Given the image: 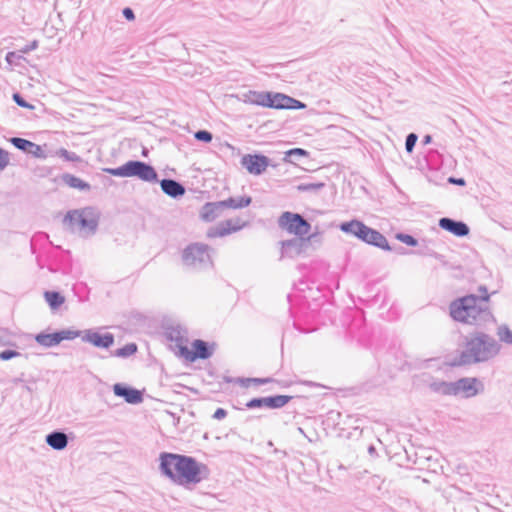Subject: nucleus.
Returning a JSON list of instances; mask_svg holds the SVG:
<instances>
[{"label": "nucleus", "instance_id": "1", "mask_svg": "<svg viewBox=\"0 0 512 512\" xmlns=\"http://www.w3.org/2000/svg\"><path fill=\"white\" fill-rule=\"evenodd\" d=\"M502 345L492 335L484 331H474L463 339V349L454 357L453 367L488 363L498 357Z\"/></svg>", "mask_w": 512, "mask_h": 512}, {"label": "nucleus", "instance_id": "2", "mask_svg": "<svg viewBox=\"0 0 512 512\" xmlns=\"http://www.w3.org/2000/svg\"><path fill=\"white\" fill-rule=\"evenodd\" d=\"M159 461L161 474L177 485L198 484L207 478L206 465L199 463L193 457L162 452Z\"/></svg>", "mask_w": 512, "mask_h": 512}, {"label": "nucleus", "instance_id": "3", "mask_svg": "<svg viewBox=\"0 0 512 512\" xmlns=\"http://www.w3.org/2000/svg\"><path fill=\"white\" fill-rule=\"evenodd\" d=\"M482 295H466L451 302L449 306L451 317L464 324L483 326L494 321L489 307V295L485 286H480Z\"/></svg>", "mask_w": 512, "mask_h": 512}, {"label": "nucleus", "instance_id": "4", "mask_svg": "<svg viewBox=\"0 0 512 512\" xmlns=\"http://www.w3.org/2000/svg\"><path fill=\"white\" fill-rule=\"evenodd\" d=\"M341 231L352 234L363 242L378 247L380 249L390 251L391 247L386 237L379 231L372 229L358 220L343 222L340 225Z\"/></svg>", "mask_w": 512, "mask_h": 512}, {"label": "nucleus", "instance_id": "5", "mask_svg": "<svg viewBox=\"0 0 512 512\" xmlns=\"http://www.w3.org/2000/svg\"><path fill=\"white\" fill-rule=\"evenodd\" d=\"M116 177H137L145 182H155L158 180L156 170L150 165L138 160H130L117 168H108L105 170Z\"/></svg>", "mask_w": 512, "mask_h": 512}, {"label": "nucleus", "instance_id": "6", "mask_svg": "<svg viewBox=\"0 0 512 512\" xmlns=\"http://www.w3.org/2000/svg\"><path fill=\"white\" fill-rule=\"evenodd\" d=\"M278 225L290 234L304 237L311 230L310 223L300 214L286 211L279 217Z\"/></svg>", "mask_w": 512, "mask_h": 512}, {"label": "nucleus", "instance_id": "7", "mask_svg": "<svg viewBox=\"0 0 512 512\" xmlns=\"http://www.w3.org/2000/svg\"><path fill=\"white\" fill-rule=\"evenodd\" d=\"M182 258L188 266L207 265L211 263L209 246L202 243L191 244L184 249Z\"/></svg>", "mask_w": 512, "mask_h": 512}, {"label": "nucleus", "instance_id": "8", "mask_svg": "<svg viewBox=\"0 0 512 512\" xmlns=\"http://www.w3.org/2000/svg\"><path fill=\"white\" fill-rule=\"evenodd\" d=\"M312 243L321 244V236L319 233H313L307 237H297L289 240L282 241V248L284 252L291 257L300 255L305 252L308 246Z\"/></svg>", "mask_w": 512, "mask_h": 512}, {"label": "nucleus", "instance_id": "9", "mask_svg": "<svg viewBox=\"0 0 512 512\" xmlns=\"http://www.w3.org/2000/svg\"><path fill=\"white\" fill-rule=\"evenodd\" d=\"M484 391V384L476 377H463L453 382V395L471 398Z\"/></svg>", "mask_w": 512, "mask_h": 512}, {"label": "nucleus", "instance_id": "10", "mask_svg": "<svg viewBox=\"0 0 512 512\" xmlns=\"http://www.w3.org/2000/svg\"><path fill=\"white\" fill-rule=\"evenodd\" d=\"M292 398V396L288 395H275L269 397L253 398L246 403V407L249 409L262 407L278 409L282 408L287 403H289Z\"/></svg>", "mask_w": 512, "mask_h": 512}, {"label": "nucleus", "instance_id": "11", "mask_svg": "<svg viewBox=\"0 0 512 512\" xmlns=\"http://www.w3.org/2000/svg\"><path fill=\"white\" fill-rule=\"evenodd\" d=\"M246 225V222L241 218H231L220 222L216 227L210 228L207 236L210 238L223 237L233 232H237Z\"/></svg>", "mask_w": 512, "mask_h": 512}, {"label": "nucleus", "instance_id": "12", "mask_svg": "<svg viewBox=\"0 0 512 512\" xmlns=\"http://www.w3.org/2000/svg\"><path fill=\"white\" fill-rule=\"evenodd\" d=\"M241 164L254 175L262 174L269 165V158L260 154H246L241 158Z\"/></svg>", "mask_w": 512, "mask_h": 512}, {"label": "nucleus", "instance_id": "13", "mask_svg": "<svg viewBox=\"0 0 512 512\" xmlns=\"http://www.w3.org/2000/svg\"><path fill=\"white\" fill-rule=\"evenodd\" d=\"M439 227L457 237L467 236L470 232L466 223L448 217H443L439 220Z\"/></svg>", "mask_w": 512, "mask_h": 512}, {"label": "nucleus", "instance_id": "14", "mask_svg": "<svg viewBox=\"0 0 512 512\" xmlns=\"http://www.w3.org/2000/svg\"><path fill=\"white\" fill-rule=\"evenodd\" d=\"M114 394L118 397H122L129 404H139L143 401L141 391L132 387L117 383L113 386Z\"/></svg>", "mask_w": 512, "mask_h": 512}, {"label": "nucleus", "instance_id": "15", "mask_svg": "<svg viewBox=\"0 0 512 512\" xmlns=\"http://www.w3.org/2000/svg\"><path fill=\"white\" fill-rule=\"evenodd\" d=\"M84 342L91 343L95 347L109 348L114 344V336L111 333L99 334L91 330H87L82 337Z\"/></svg>", "mask_w": 512, "mask_h": 512}, {"label": "nucleus", "instance_id": "16", "mask_svg": "<svg viewBox=\"0 0 512 512\" xmlns=\"http://www.w3.org/2000/svg\"><path fill=\"white\" fill-rule=\"evenodd\" d=\"M78 226V230L85 236L95 233L98 227V218L91 208L84 209V215Z\"/></svg>", "mask_w": 512, "mask_h": 512}, {"label": "nucleus", "instance_id": "17", "mask_svg": "<svg viewBox=\"0 0 512 512\" xmlns=\"http://www.w3.org/2000/svg\"><path fill=\"white\" fill-rule=\"evenodd\" d=\"M225 210L224 204L221 201L207 202L200 210V218L206 222H212Z\"/></svg>", "mask_w": 512, "mask_h": 512}, {"label": "nucleus", "instance_id": "18", "mask_svg": "<svg viewBox=\"0 0 512 512\" xmlns=\"http://www.w3.org/2000/svg\"><path fill=\"white\" fill-rule=\"evenodd\" d=\"M160 187L163 193L172 198H178L185 194V187L178 181L173 179H162Z\"/></svg>", "mask_w": 512, "mask_h": 512}, {"label": "nucleus", "instance_id": "19", "mask_svg": "<svg viewBox=\"0 0 512 512\" xmlns=\"http://www.w3.org/2000/svg\"><path fill=\"white\" fill-rule=\"evenodd\" d=\"M45 441L52 449L61 451L68 445V436L62 431L55 430L46 435Z\"/></svg>", "mask_w": 512, "mask_h": 512}, {"label": "nucleus", "instance_id": "20", "mask_svg": "<svg viewBox=\"0 0 512 512\" xmlns=\"http://www.w3.org/2000/svg\"><path fill=\"white\" fill-rule=\"evenodd\" d=\"M269 92L248 91L243 94V102L266 107Z\"/></svg>", "mask_w": 512, "mask_h": 512}, {"label": "nucleus", "instance_id": "21", "mask_svg": "<svg viewBox=\"0 0 512 512\" xmlns=\"http://www.w3.org/2000/svg\"><path fill=\"white\" fill-rule=\"evenodd\" d=\"M286 99H288V96L285 94L269 92L266 107L273 109H286L288 106L285 101Z\"/></svg>", "mask_w": 512, "mask_h": 512}, {"label": "nucleus", "instance_id": "22", "mask_svg": "<svg viewBox=\"0 0 512 512\" xmlns=\"http://www.w3.org/2000/svg\"><path fill=\"white\" fill-rule=\"evenodd\" d=\"M193 353V359H208L212 355V351L210 350L208 343L200 339L193 342Z\"/></svg>", "mask_w": 512, "mask_h": 512}, {"label": "nucleus", "instance_id": "23", "mask_svg": "<svg viewBox=\"0 0 512 512\" xmlns=\"http://www.w3.org/2000/svg\"><path fill=\"white\" fill-rule=\"evenodd\" d=\"M221 202L224 204L225 209H240L249 206L252 202V198L249 196H242L238 198L230 197L226 200H222Z\"/></svg>", "mask_w": 512, "mask_h": 512}, {"label": "nucleus", "instance_id": "24", "mask_svg": "<svg viewBox=\"0 0 512 512\" xmlns=\"http://www.w3.org/2000/svg\"><path fill=\"white\" fill-rule=\"evenodd\" d=\"M35 341L46 348L54 347L60 343L57 332L46 334L39 333L35 336Z\"/></svg>", "mask_w": 512, "mask_h": 512}, {"label": "nucleus", "instance_id": "25", "mask_svg": "<svg viewBox=\"0 0 512 512\" xmlns=\"http://www.w3.org/2000/svg\"><path fill=\"white\" fill-rule=\"evenodd\" d=\"M61 178H62V181L71 188H76L79 190L90 189V185L87 182H84L82 179H80L72 174L65 173L62 175Z\"/></svg>", "mask_w": 512, "mask_h": 512}, {"label": "nucleus", "instance_id": "26", "mask_svg": "<svg viewBox=\"0 0 512 512\" xmlns=\"http://www.w3.org/2000/svg\"><path fill=\"white\" fill-rule=\"evenodd\" d=\"M84 215V209L83 210H73V211H69L66 216L64 217V220L63 222L65 224H68L70 229L72 231H75L76 229H78V224L80 223V219H82Z\"/></svg>", "mask_w": 512, "mask_h": 512}, {"label": "nucleus", "instance_id": "27", "mask_svg": "<svg viewBox=\"0 0 512 512\" xmlns=\"http://www.w3.org/2000/svg\"><path fill=\"white\" fill-rule=\"evenodd\" d=\"M429 387L433 392L442 395H453V382L435 381Z\"/></svg>", "mask_w": 512, "mask_h": 512}, {"label": "nucleus", "instance_id": "28", "mask_svg": "<svg viewBox=\"0 0 512 512\" xmlns=\"http://www.w3.org/2000/svg\"><path fill=\"white\" fill-rule=\"evenodd\" d=\"M44 297L51 309L54 310L59 308L65 301V298L56 291H46L44 293Z\"/></svg>", "mask_w": 512, "mask_h": 512}, {"label": "nucleus", "instance_id": "29", "mask_svg": "<svg viewBox=\"0 0 512 512\" xmlns=\"http://www.w3.org/2000/svg\"><path fill=\"white\" fill-rule=\"evenodd\" d=\"M497 336H498V342L504 343V344H512V331L511 329L506 325L502 324L497 328Z\"/></svg>", "mask_w": 512, "mask_h": 512}, {"label": "nucleus", "instance_id": "30", "mask_svg": "<svg viewBox=\"0 0 512 512\" xmlns=\"http://www.w3.org/2000/svg\"><path fill=\"white\" fill-rule=\"evenodd\" d=\"M10 143L17 149L25 152V153H28L31 144H32V141H29L27 139H24V138H20V137H12L10 138Z\"/></svg>", "mask_w": 512, "mask_h": 512}, {"label": "nucleus", "instance_id": "31", "mask_svg": "<svg viewBox=\"0 0 512 512\" xmlns=\"http://www.w3.org/2000/svg\"><path fill=\"white\" fill-rule=\"evenodd\" d=\"M136 351H137V345L134 343H129V344H126L125 346L117 349L114 352V356L126 358V357L133 355Z\"/></svg>", "mask_w": 512, "mask_h": 512}, {"label": "nucleus", "instance_id": "32", "mask_svg": "<svg viewBox=\"0 0 512 512\" xmlns=\"http://www.w3.org/2000/svg\"><path fill=\"white\" fill-rule=\"evenodd\" d=\"M325 186L324 183H301L297 186V190L301 192H318Z\"/></svg>", "mask_w": 512, "mask_h": 512}, {"label": "nucleus", "instance_id": "33", "mask_svg": "<svg viewBox=\"0 0 512 512\" xmlns=\"http://www.w3.org/2000/svg\"><path fill=\"white\" fill-rule=\"evenodd\" d=\"M57 154L66 161L69 162H79L81 160L80 156L75 152L68 151L65 148H61L57 151Z\"/></svg>", "mask_w": 512, "mask_h": 512}, {"label": "nucleus", "instance_id": "34", "mask_svg": "<svg viewBox=\"0 0 512 512\" xmlns=\"http://www.w3.org/2000/svg\"><path fill=\"white\" fill-rule=\"evenodd\" d=\"M57 334L59 337V341L61 342L63 340H73L77 338L78 336H80V331L66 329L58 331Z\"/></svg>", "mask_w": 512, "mask_h": 512}, {"label": "nucleus", "instance_id": "35", "mask_svg": "<svg viewBox=\"0 0 512 512\" xmlns=\"http://www.w3.org/2000/svg\"><path fill=\"white\" fill-rule=\"evenodd\" d=\"M308 152L302 148H293L286 152L285 161L293 162L292 157L307 156Z\"/></svg>", "mask_w": 512, "mask_h": 512}, {"label": "nucleus", "instance_id": "36", "mask_svg": "<svg viewBox=\"0 0 512 512\" xmlns=\"http://www.w3.org/2000/svg\"><path fill=\"white\" fill-rule=\"evenodd\" d=\"M396 239L401 241L402 243L408 245V246H416L418 244V241L416 238H414L412 235L404 234V233H398L396 235Z\"/></svg>", "mask_w": 512, "mask_h": 512}, {"label": "nucleus", "instance_id": "37", "mask_svg": "<svg viewBox=\"0 0 512 512\" xmlns=\"http://www.w3.org/2000/svg\"><path fill=\"white\" fill-rule=\"evenodd\" d=\"M31 146L32 147H30V149H29L27 154H31L34 157L40 158V159H45L46 158V154H45L44 150L42 149V147L40 145L32 142Z\"/></svg>", "mask_w": 512, "mask_h": 512}, {"label": "nucleus", "instance_id": "38", "mask_svg": "<svg viewBox=\"0 0 512 512\" xmlns=\"http://www.w3.org/2000/svg\"><path fill=\"white\" fill-rule=\"evenodd\" d=\"M194 137L196 140L202 141L205 143H209L213 139L212 133L207 130H198L197 132H195Z\"/></svg>", "mask_w": 512, "mask_h": 512}, {"label": "nucleus", "instance_id": "39", "mask_svg": "<svg viewBox=\"0 0 512 512\" xmlns=\"http://www.w3.org/2000/svg\"><path fill=\"white\" fill-rule=\"evenodd\" d=\"M418 140V136L415 133H410L407 135L405 140V149L408 153H411L416 145Z\"/></svg>", "mask_w": 512, "mask_h": 512}, {"label": "nucleus", "instance_id": "40", "mask_svg": "<svg viewBox=\"0 0 512 512\" xmlns=\"http://www.w3.org/2000/svg\"><path fill=\"white\" fill-rule=\"evenodd\" d=\"M273 381L274 380L272 378H246V379H241V382L245 386H248V383H254L255 385H262V384L270 383V382H273Z\"/></svg>", "mask_w": 512, "mask_h": 512}, {"label": "nucleus", "instance_id": "41", "mask_svg": "<svg viewBox=\"0 0 512 512\" xmlns=\"http://www.w3.org/2000/svg\"><path fill=\"white\" fill-rule=\"evenodd\" d=\"M13 100L20 107L27 108V109L34 108V106L29 104L19 93L13 94Z\"/></svg>", "mask_w": 512, "mask_h": 512}, {"label": "nucleus", "instance_id": "42", "mask_svg": "<svg viewBox=\"0 0 512 512\" xmlns=\"http://www.w3.org/2000/svg\"><path fill=\"white\" fill-rule=\"evenodd\" d=\"M285 101L288 104L286 109H303V108H305L304 103H302L301 101L296 100L290 96H288V99H286Z\"/></svg>", "mask_w": 512, "mask_h": 512}, {"label": "nucleus", "instance_id": "43", "mask_svg": "<svg viewBox=\"0 0 512 512\" xmlns=\"http://www.w3.org/2000/svg\"><path fill=\"white\" fill-rule=\"evenodd\" d=\"M9 153L4 149L0 148V172L3 171L9 165Z\"/></svg>", "mask_w": 512, "mask_h": 512}, {"label": "nucleus", "instance_id": "44", "mask_svg": "<svg viewBox=\"0 0 512 512\" xmlns=\"http://www.w3.org/2000/svg\"><path fill=\"white\" fill-rule=\"evenodd\" d=\"M17 356H20V353L15 350H3L0 352V359L3 361L10 360L12 358H15Z\"/></svg>", "mask_w": 512, "mask_h": 512}, {"label": "nucleus", "instance_id": "45", "mask_svg": "<svg viewBox=\"0 0 512 512\" xmlns=\"http://www.w3.org/2000/svg\"><path fill=\"white\" fill-rule=\"evenodd\" d=\"M38 47V41L37 40H34L32 41L29 45H26L25 47H23L20 52L24 53V54H27L29 53L30 51H33L35 50L36 48Z\"/></svg>", "mask_w": 512, "mask_h": 512}, {"label": "nucleus", "instance_id": "46", "mask_svg": "<svg viewBox=\"0 0 512 512\" xmlns=\"http://www.w3.org/2000/svg\"><path fill=\"white\" fill-rule=\"evenodd\" d=\"M122 14L129 21H132L135 19L134 11L129 7L124 8L122 11Z\"/></svg>", "mask_w": 512, "mask_h": 512}, {"label": "nucleus", "instance_id": "47", "mask_svg": "<svg viewBox=\"0 0 512 512\" xmlns=\"http://www.w3.org/2000/svg\"><path fill=\"white\" fill-rule=\"evenodd\" d=\"M227 415V411L223 408H218L216 409V411L214 412L213 414V418L216 419V420H221L223 418H225Z\"/></svg>", "mask_w": 512, "mask_h": 512}, {"label": "nucleus", "instance_id": "48", "mask_svg": "<svg viewBox=\"0 0 512 512\" xmlns=\"http://www.w3.org/2000/svg\"><path fill=\"white\" fill-rule=\"evenodd\" d=\"M502 91L505 94H511L512 95V80L511 81H504L502 84Z\"/></svg>", "mask_w": 512, "mask_h": 512}, {"label": "nucleus", "instance_id": "49", "mask_svg": "<svg viewBox=\"0 0 512 512\" xmlns=\"http://www.w3.org/2000/svg\"><path fill=\"white\" fill-rule=\"evenodd\" d=\"M448 182L458 185V186H464L466 184V181L463 178H455V177H450L448 179Z\"/></svg>", "mask_w": 512, "mask_h": 512}, {"label": "nucleus", "instance_id": "50", "mask_svg": "<svg viewBox=\"0 0 512 512\" xmlns=\"http://www.w3.org/2000/svg\"><path fill=\"white\" fill-rule=\"evenodd\" d=\"M16 57V53L15 52H9L7 53L6 55V60L9 62V63H12L13 61V58Z\"/></svg>", "mask_w": 512, "mask_h": 512}, {"label": "nucleus", "instance_id": "51", "mask_svg": "<svg viewBox=\"0 0 512 512\" xmlns=\"http://www.w3.org/2000/svg\"><path fill=\"white\" fill-rule=\"evenodd\" d=\"M432 141V136L431 135H425L424 138H423V144H429L431 143Z\"/></svg>", "mask_w": 512, "mask_h": 512}, {"label": "nucleus", "instance_id": "52", "mask_svg": "<svg viewBox=\"0 0 512 512\" xmlns=\"http://www.w3.org/2000/svg\"><path fill=\"white\" fill-rule=\"evenodd\" d=\"M375 452H376V450H375L374 446H372V445H371V446H369V448H368V453H369V454H371V455H373Z\"/></svg>", "mask_w": 512, "mask_h": 512}, {"label": "nucleus", "instance_id": "53", "mask_svg": "<svg viewBox=\"0 0 512 512\" xmlns=\"http://www.w3.org/2000/svg\"><path fill=\"white\" fill-rule=\"evenodd\" d=\"M298 432H299L300 434H302L304 437L308 438V437L306 436V434H305L304 430H303L301 427H299V428H298Z\"/></svg>", "mask_w": 512, "mask_h": 512}, {"label": "nucleus", "instance_id": "54", "mask_svg": "<svg viewBox=\"0 0 512 512\" xmlns=\"http://www.w3.org/2000/svg\"><path fill=\"white\" fill-rule=\"evenodd\" d=\"M414 463L415 464L419 463L418 458L414 460Z\"/></svg>", "mask_w": 512, "mask_h": 512}]
</instances>
